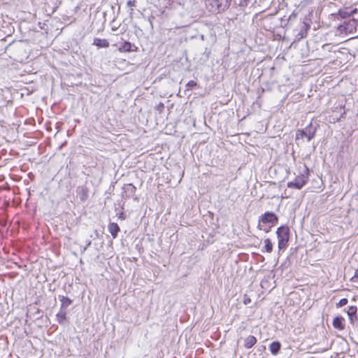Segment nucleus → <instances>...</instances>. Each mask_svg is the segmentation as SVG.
Wrapping results in <instances>:
<instances>
[{"mask_svg":"<svg viewBox=\"0 0 358 358\" xmlns=\"http://www.w3.org/2000/svg\"><path fill=\"white\" fill-rule=\"evenodd\" d=\"M205 3L209 11L219 13L229 8L231 0H206Z\"/></svg>","mask_w":358,"mask_h":358,"instance_id":"nucleus-1","label":"nucleus"},{"mask_svg":"<svg viewBox=\"0 0 358 358\" xmlns=\"http://www.w3.org/2000/svg\"><path fill=\"white\" fill-rule=\"evenodd\" d=\"M289 234V228L286 225L280 226L277 229L276 235L278 240V247L279 250H284L287 248Z\"/></svg>","mask_w":358,"mask_h":358,"instance_id":"nucleus-2","label":"nucleus"},{"mask_svg":"<svg viewBox=\"0 0 358 358\" xmlns=\"http://www.w3.org/2000/svg\"><path fill=\"white\" fill-rule=\"evenodd\" d=\"M317 129V125H314L310 122L303 129H299L296 133V141H299L303 138H306L308 141L313 139L315 135Z\"/></svg>","mask_w":358,"mask_h":358,"instance_id":"nucleus-3","label":"nucleus"},{"mask_svg":"<svg viewBox=\"0 0 358 358\" xmlns=\"http://www.w3.org/2000/svg\"><path fill=\"white\" fill-rule=\"evenodd\" d=\"M309 170L304 166V171L299 176H297L294 181L289 182L287 187L289 188L301 189L308 180Z\"/></svg>","mask_w":358,"mask_h":358,"instance_id":"nucleus-4","label":"nucleus"},{"mask_svg":"<svg viewBox=\"0 0 358 358\" xmlns=\"http://www.w3.org/2000/svg\"><path fill=\"white\" fill-rule=\"evenodd\" d=\"M357 20L355 19L345 21L338 27V30L343 34H352L357 31Z\"/></svg>","mask_w":358,"mask_h":358,"instance_id":"nucleus-5","label":"nucleus"},{"mask_svg":"<svg viewBox=\"0 0 358 358\" xmlns=\"http://www.w3.org/2000/svg\"><path fill=\"white\" fill-rule=\"evenodd\" d=\"M278 222L277 215L273 212H266L259 218V223L264 225L268 224L271 226L275 225Z\"/></svg>","mask_w":358,"mask_h":358,"instance_id":"nucleus-6","label":"nucleus"},{"mask_svg":"<svg viewBox=\"0 0 358 358\" xmlns=\"http://www.w3.org/2000/svg\"><path fill=\"white\" fill-rule=\"evenodd\" d=\"M123 189V197L125 199H133L134 201H137L138 198L136 196L135 193L136 187L131 183L126 184L122 187Z\"/></svg>","mask_w":358,"mask_h":358,"instance_id":"nucleus-7","label":"nucleus"},{"mask_svg":"<svg viewBox=\"0 0 358 358\" xmlns=\"http://www.w3.org/2000/svg\"><path fill=\"white\" fill-rule=\"evenodd\" d=\"M77 194L81 201H85L88 198L89 189L85 185L77 187Z\"/></svg>","mask_w":358,"mask_h":358,"instance_id":"nucleus-8","label":"nucleus"},{"mask_svg":"<svg viewBox=\"0 0 358 358\" xmlns=\"http://www.w3.org/2000/svg\"><path fill=\"white\" fill-rule=\"evenodd\" d=\"M332 325L335 329L342 331L345 329V319L342 316H336L333 320Z\"/></svg>","mask_w":358,"mask_h":358,"instance_id":"nucleus-9","label":"nucleus"},{"mask_svg":"<svg viewBox=\"0 0 358 358\" xmlns=\"http://www.w3.org/2000/svg\"><path fill=\"white\" fill-rule=\"evenodd\" d=\"M243 346L246 349H250L257 343V338L254 336L249 335L246 338H244Z\"/></svg>","mask_w":358,"mask_h":358,"instance_id":"nucleus-10","label":"nucleus"},{"mask_svg":"<svg viewBox=\"0 0 358 358\" xmlns=\"http://www.w3.org/2000/svg\"><path fill=\"white\" fill-rule=\"evenodd\" d=\"M108 231L110 233L113 238H115L120 231V227L117 223L113 222L108 224Z\"/></svg>","mask_w":358,"mask_h":358,"instance_id":"nucleus-11","label":"nucleus"},{"mask_svg":"<svg viewBox=\"0 0 358 358\" xmlns=\"http://www.w3.org/2000/svg\"><path fill=\"white\" fill-rule=\"evenodd\" d=\"M281 348V344L278 341H273L270 344L269 350L272 355H276L278 354Z\"/></svg>","mask_w":358,"mask_h":358,"instance_id":"nucleus-12","label":"nucleus"},{"mask_svg":"<svg viewBox=\"0 0 358 358\" xmlns=\"http://www.w3.org/2000/svg\"><path fill=\"white\" fill-rule=\"evenodd\" d=\"M93 45L98 48H108L109 47V43L106 39H102L99 38H95L94 39Z\"/></svg>","mask_w":358,"mask_h":358,"instance_id":"nucleus-13","label":"nucleus"},{"mask_svg":"<svg viewBox=\"0 0 358 358\" xmlns=\"http://www.w3.org/2000/svg\"><path fill=\"white\" fill-rule=\"evenodd\" d=\"M60 301L62 302L61 309L66 310V308L72 303V300L67 296H59Z\"/></svg>","mask_w":358,"mask_h":358,"instance_id":"nucleus-14","label":"nucleus"},{"mask_svg":"<svg viewBox=\"0 0 358 358\" xmlns=\"http://www.w3.org/2000/svg\"><path fill=\"white\" fill-rule=\"evenodd\" d=\"M57 321L60 324H63L64 322L66 320V310L61 309L56 315Z\"/></svg>","mask_w":358,"mask_h":358,"instance_id":"nucleus-15","label":"nucleus"},{"mask_svg":"<svg viewBox=\"0 0 358 358\" xmlns=\"http://www.w3.org/2000/svg\"><path fill=\"white\" fill-rule=\"evenodd\" d=\"M273 251V244L269 238L264 240V247L262 249V252L271 253Z\"/></svg>","mask_w":358,"mask_h":358,"instance_id":"nucleus-16","label":"nucleus"},{"mask_svg":"<svg viewBox=\"0 0 358 358\" xmlns=\"http://www.w3.org/2000/svg\"><path fill=\"white\" fill-rule=\"evenodd\" d=\"M357 308L356 306H350L348 308V310L347 311L348 315L349 317V319L350 322L352 323L354 318H357L356 314H357Z\"/></svg>","mask_w":358,"mask_h":358,"instance_id":"nucleus-17","label":"nucleus"},{"mask_svg":"<svg viewBox=\"0 0 358 358\" xmlns=\"http://www.w3.org/2000/svg\"><path fill=\"white\" fill-rule=\"evenodd\" d=\"M335 15L339 16L341 18H347L350 17V13H349V8H344L340 9Z\"/></svg>","mask_w":358,"mask_h":358,"instance_id":"nucleus-18","label":"nucleus"},{"mask_svg":"<svg viewBox=\"0 0 358 358\" xmlns=\"http://www.w3.org/2000/svg\"><path fill=\"white\" fill-rule=\"evenodd\" d=\"M132 45L130 42L125 41L122 43V45L119 48V50L120 52H131Z\"/></svg>","mask_w":358,"mask_h":358,"instance_id":"nucleus-19","label":"nucleus"},{"mask_svg":"<svg viewBox=\"0 0 358 358\" xmlns=\"http://www.w3.org/2000/svg\"><path fill=\"white\" fill-rule=\"evenodd\" d=\"M273 227V226H271V225L266 226V224L264 225L262 224H258V226H257L259 229L263 230L266 233L269 232Z\"/></svg>","mask_w":358,"mask_h":358,"instance_id":"nucleus-20","label":"nucleus"},{"mask_svg":"<svg viewBox=\"0 0 358 358\" xmlns=\"http://www.w3.org/2000/svg\"><path fill=\"white\" fill-rule=\"evenodd\" d=\"M136 0H129L127 3V6L131 8L130 11H129V14L131 15L134 14L133 7L136 6Z\"/></svg>","mask_w":358,"mask_h":358,"instance_id":"nucleus-21","label":"nucleus"},{"mask_svg":"<svg viewBox=\"0 0 358 358\" xmlns=\"http://www.w3.org/2000/svg\"><path fill=\"white\" fill-rule=\"evenodd\" d=\"M348 302V300L345 298L341 299L338 303H336L337 308H341L345 306Z\"/></svg>","mask_w":358,"mask_h":358,"instance_id":"nucleus-22","label":"nucleus"},{"mask_svg":"<svg viewBox=\"0 0 358 358\" xmlns=\"http://www.w3.org/2000/svg\"><path fill=\"white\" fill-rule=\"evenodd\" d=\"M306 36V31L301 30L300 32L298 33V34L296 36V40L299 41L301 38Z\"/></svg>","mask_w":358,"mask_h":358,"instance_id":"nucleus-23","label":"nucleus"},{"mask_svg":"<svg viewBox=\"0 0 358 358\" xmlns=\"http://www.w3.org/2000/svg\"><path fill=\"white\" fill-rule=\"evenodd\" d=\"M164 108V105L162 102L159 103L157 106L155 107L156 110L159 113H162L163 112V110Z\"/></svg>","mask_w":358,"mask_h":358,"instance_id":"nucleus-24","label":"nucleus"},{"mask_svg":"<svg viewBox=\"0 0 358 358\" xmlns=\"http://www.w3.org/2000/svg\"><path fill=\"white\" fill-rule=\"evenodd\" d=\"M251 0H240L238 3V6L241 7H246L250 3Z\"/></svg>","mask_w":358,"mask_h":358,"instance_id":"nucleus-25","label":"nucleus"},{"mask_svg":"<svg viewBox=\"0 0 358 358\" xmlns=\"http://www.w3.org/2000/svg\"><path fill=\"white\" fill-rule=\"evenodd\" d=\"M195 86H196V83L194 80L189 81L186 85L187 90L192 89Z\"/></svg>","mask_w":358,"mask_h":358,"instance_id":"nucleus-26","label":"nucleus"},{"mask_svg":"<svg viewBox=\"0 0 358 358\" xmlns=\"http://www.w3.org/2000/svg\"><path fill=\"white\" fill-rule=\"evenodd\" d=\"M349 13L351 16V15H354L355 13H357V8H355L351 9L349 8Z\"/></svg>","mask_w":358,"mask_h":358,"instance_id":"nucleus-27","label":"nucleus"},{"mask_svg":"<svg viewBox=\"0 0 358 358\" xmlns=\"http://www.w3.org/2000/svg\"><path fill=\"white\" fill-rule=\"evenodd\" d=\"M251 302V300L250 298L248 297H245L244 300H243V303L244 304L247 305L248 303H250Z\"/></svg>","mask_w":358,"mask_h":358,"instance_id":"nucleus-28","label":"nucleus"},{"mask_svg":"<svg viewBox=\"0 0 358 358\" xmlns=\"http://www.w3.org/2000/svg\"><path fill=\"white\" fill-rule=\"evenodd\" d=\"M91 244V241H89L87 245H85V247L84 248L83 250H86L87 247H89Z\"/></svg>","mask_w":358,"mask_h":358,"instance_id":"nucleus-29","label":"nucleus"},{"mask_svg":"<svg viewBox=\"0 0 358 358\" xmlns=\"http://www.w3.org/2000/svg\"><path fill=\"white\" fill-rule=\"evenodd\" d=\"M265 349H266L265 346H262V347L261 348V350H265Z\"/></svg>","mask_w":358,"mask_h":358,"instance_id":"nucleus-30","label":"nucleus"},{"mask_svg":"<svg viewBox=\"0 0 358 358\" xmlns=\"http://www.w3.org/2000/svg\"><path fill=\"white\" fill-rule=\"evenodd\" d=\"M265 349H266L265 346H262V347L261 348V350H265Z\"/></svg>","mask_w":358,"mask_h":358,"instance_id":"nucleus-31","label":"nucleus"},{"mask_svg":"<svg viewBox=\"0 0 358 358\" xmlns=\"http://www.w3.org/2000/svg\"><path fill=\"white\" fill-rule=\"evenodd\" d=\"M357 24H358V20H357Z\"/></svg>","mask_w":358,"mask_h":358,"instance_id":"nucleus-32","label":"nucleus"}]
</instances>
